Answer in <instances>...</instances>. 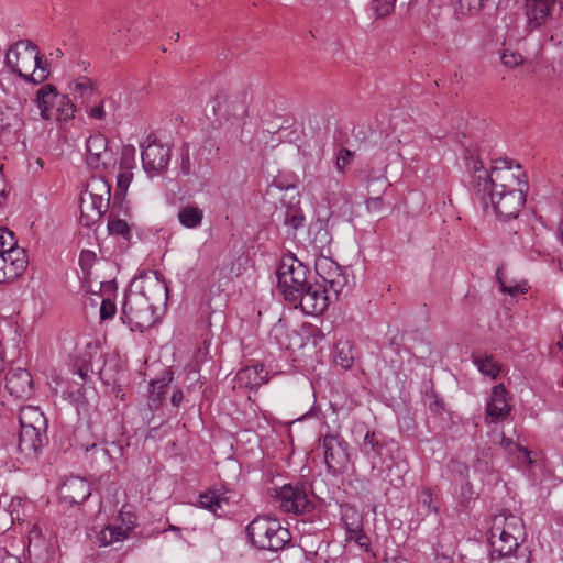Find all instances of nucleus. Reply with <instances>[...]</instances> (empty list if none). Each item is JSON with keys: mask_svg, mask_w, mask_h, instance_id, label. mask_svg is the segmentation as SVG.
<instances>
[{"mask_svg": "<svg viewBox=\"0 0 563 563\" xmlns=\"http://www.w3.org/2000/svg\"><path fill=\"white\" fill-rule=\"evenodd\" d=\"M107 26L112 35H117V33L121 32V22H109Z\"/></svg>", "mask_w": 563, "mask_h": 563, "instance_id": "58", "label": "nucleus"}, {"mask_svg": "<svg viewBox=\"0 0 563 563\" xmlns=\"http://www.w3.org/2000/svg\"><path fill=\"white\" fill-rule=\"evenodd\" d=\"M268 373L265 371L263 364H255L246 366L236 373V382L241 387L257 389L263 384L267 383Z\"/></svg>", "mask_w": 563, "mask_h": 563, "instance_id": "21", "label": "nucleus"}, {"mask_svg": "<svg viewBox=\"0 0 563 563\" xmlns=\"http://www.w3.org/2000/svg\"><path fill=\"white\" fill-rule=\"evenodd\" d=\"M328 289L322 288L319 283L309 284L300 291L297 300L291 302L296 308L300 307L303 313L319 316L329 306Z\"/></svg>", "mask_w": 563, "mask_h": 563, "instance_id": "12", "label": "nucleus"}, {"mask_svg": "<svg viewBox=\"0 0 563 563\" xmlns=\"http://www.w3.org/2000/svg\"><path fill=\"white\" fill-rule=\"evenodd\" d=\"M314 268L317 275L321 278L322 288L332 290L335 296L344 289L347 285V276L344 273L343 268L334 262L332 258L327 256H321L317 258L314 263Z\"/></svg>", "mask_w": 563, "mask_h": 563, "instance_id": "11", "label": "nucleus"}, {"mask_svg": "<svg viewBox=\"0 0 563 563\" xmlns=\"http://www.w3.org/2000/svg\"><path fill=\"white\" fill-rule=\"evenodd\" d=\"M309 275V267L295 255L288 254L282 257L277 269V278L286 301L294 302L297 300L300 291L310 284Z\"/></svg>", "mask_w": 563, "mask_h": 563, "instance_id": "5", "label": "nucleus"}, {"mask_svg": "<svg viewBox=\"0 0 563 563\" xmlns=\"http://www.w3.org/2000/svg\"><path fill=\"white\" fill-rule=\"evenodd\" d=\"M496 278L499 284V287L503 292L509 294L511 296L523 294L527 291V288L525 285L520 284H510L508 285L504 279V267L499 266L496 271Z\"/></svg>", "mask_w": 563, "mask_h": 563, "instance_id": "38", "label": "nucleus"}, {"mask_svg": "<svg viewBox=\"0 0 563 563\" xmlns=\"http://www.w3.org/2000/svg\"><path fill=\"white\" fill-rule=\"evenodd\" d=\"M23 126V112L20 104H0V130L18 131Z\"/></svg>", "mask_w": 563, "mask_h": 563, "instance_id": "25", "label": "nucleus"}, {"mask_svg": "<svg viewBox=\"0 0 563 563\" xmlns=\"http://www.w3.org/2000/svg\"><path fill=\"white\" fill-rule=\"evenodd\" d=\"M346 541H354L364 551H369L371 540L364 533L363 527L356 529L355 532L353 531L346 533Z\"/></svg>", "mask_w": 563, "mask_h": 563, "instance_id": "44", "label": "nucleus"}, {"mask_svg": "<svg viewBox=\"0 0 563 563\" xmlns=\"http://www.w3.org/2000/svg\"><path fill=\"white\" fill-rule=\"evenodd\" d=\"M5 66L20 78L33 85L43 84L51 74L49 64L36 44L20 40L7 51Z\"/></svg>", "mask_w": 563, "mask_h": 563, "instance_id": "3", "label": "nucleus"}, {"mask_svg": "<svg viewBox=\"0 0 563 563\" xmlns=\"http://www.w3.org/2000/svg\"><path fill=\"white\" fill-rule=\"evenodd\" d=\"M506 388L503 384L494 386L490 394V399L486 406V413L493 420L506 417L510 407L506 399Z\"/></svg>", "mask_w": 563, "mask_h": 563, "instance_id": "24", "label": "nucleus"}, {"mask_svg": "<svg viewBox=\"0 0 563 563\" xmlns=\"http://www.w3.org/2000/svg\"><path fill=\"white\" fill-rule=\"evenodd\" d=\"M250 543L258 550L276 552L291 541L289 530L277 518L257 516L246 527Z\"/></svg>", "mask_w": 563, "mask_h": 563, "instance_id": "4", "label": "nucleus"}, {"mask_svg": "<svg viewBox=\"0 0 563 563\" xmlns=\"http://www.w3.org/2000/svg\"><path fill=\"white\" fill-rule=\"evenodd\" d=\"M500 444L506 449L509 450L510 446L514 444L512 440L506 437L501 438Z\"/></svg>", "mask_w": 563, "mask_h": 563, "instance_id": "60", "label": "nucleus"}, {"mask_svg": "<svg viewBox=\"0 0 563 563\" xmlns=\"http://www.w3.org/2000/svg\"><path fill=\"white\" fill-rule=\"evenodd\" d=\"M335 350L336 353L334 361L336 365L341 366L344 369L351 368L354 363V355L351 345L347 342L342 343L336 345Z\"/></svg>", "mask_w": 563, "mask_h": 563, "instance_id": "37", "label": "nucleus"}, {"mask_svg": "<svg viewBox=\"0 0 563 563\" xmlns=\"http://www.w3.org/2000/svg\"><path fill=\"white\" fill-rule=\"evenodd\" d=\"M528 189L525 172L519 164L499 158L494 161L489 172H482L474 178V196L485 203L492 201V192L497 190Z\"/></svg>", "mask_w": 563, "mask_h": 563, "instance_id": "2", "label": "nucleus"}, {"mask_svg": "<svg viewBox=\"0 0 563 563\" xmlns=\"http://www.w3.org/2000/svg\"><path fill=\"white\" fill-rule=\"evenodd\" d=\"M5 388L11 396L27 398L33 391V379L25 368H11L5 376Z\"/></svg>", "mask_w": 563, "mask_h": 563, "instance_id": "16", "label": "nucleus"}, {"mask_svg": "<svg viewBox=\"0 0 563 563\" xmlns=\"http://www.w3.org/2000/svg\"><path fill=\"white\" fill-rule=\"evenodd\" d=\"M180 170L184 175H190L191 163L188 148H185L181 153Z\"/></svg>", "mask_w": 563, "mask_h": 563, "instance_id": "52", "label": "nucleus"}, {"mask_svg": "<svg viewBox=\"0 0 563 563\" xmlns=\"http://www.w3.org/2000/svg\"><path fill=\"white\" fill-rule=\"evenodd\" d=\"M366 207L368 210L378 211L383 207V200L380 197H371L366 199Z\"/></svg>", "mask_w": 563, "mask_h": 563, "instance_id": "53", "label": "nucleus"}, {"mask_svg": "<svg viewBox=\"0 0 563 563\" xmlns=\"http://www.w3.org/2000/svg\"><path fill=\"white\" fill-rule=\"evenodd\" d=\"M109 202V199L85 194V196L81 197L80 203L81 222L87 227L97 222L107 211Z\"/></svg>", "mask_w": 563, "mask_h": 563, "instance_id": "20", "label": "nucleus"}, {"mask_svg": "<svg viewBox=\"0 0 563 563\" xmlns=\"http://www.w3.org/2000/svg\"><path fill=\"white\" fill-rule=\"evenodd\" d=\"M47 432L31 428H21L18 449L26 459H35L38 452L47 444Z\"/></svg>", "mask_w": 563, "mask_h": 563, "instance_id": "15", "label": "nucleus"}, {"mask_svg": "<svg viewBox=\"0 0 563 563\" xmlns=\"http://www.w3.org/2000/svg\"><path fill=\"white\" fill-rule=\"evenodd\" d=\"M86 195H91L92 197H101L110 200L111 197V187L109 183L99 177V178H92L86 189Z\"/></svg>", "mask_w": 563, "mask_h": 563, "instance_id": "35", "label": "nucleus"}, {"mask_svg": "<svg viewBox=\"0 0 563 563\" xmlns=\"http://www.w3.org/2000/svg\"><path fill=\"white\" fill-rule=\"evenodd\" d=\"M57 99L58 92L55 86L47 84L38 89L35 101L41 111V117L44 120L51 119V110L55 106Z\"/></svg>", "mask_w": 563, "mask_h": 563, "instance_id": "27", "label": "nucleus"}, {"mask_svg": "<svg viewBox=\"0 0 563 563\" xmlns=\"http://www.w3.org/2000/svg\"><path fill=\"white\" fill-rule=\"evenodd\" d=\"M528 189L516 188V190H497L492 192V201L488 203L479 201L484 210L492 209L500 219L509 220L517 218L526 202Z\"/></svg>", "mask_w": 563, "mask_h": 563, "instance_id": "7", "label": "nucleus"}, {"mask_svg": "<svg viewBox=\"0 0 563 563\" xmlns=\"http://www.w3.org/2000/svg\"><path fill=\"white\" fill-rule=\"evenodd\" d=\"M117 312L115 303L110 299H103L100 306V318L102 320L111 319Z\"/></svg>", "mask_w": 563, "mask_h": 563, "instance_id": "50", "label": "nucleus"}, {"mask_svg": "<svg viewBox=\"0 0 563 563\" xmlns=\"http://www.w3.org/2000/svg\"><path fill=\"white\" fill-rule=\"evenodd\" d=\"M26 268V260L23 251L0 253V284L15 279Z\"/></svg>", "mask_w": 563, "mask_h": 563, "instance_id": "17", "label": "nucleus"}, {"mask_svg": "<svg viewBox=\"0 0 563 563\" xmlns=\"http://www.w3.org/2000/svg\"><path fill=\"white\" fill-rule=\"evenodd\" d=\"M3 235V251L7 253H11V251H22L16 247V241L14 239L13 232L9 231L7 228H2Z\"/></svg>", "mask_w": 563, "mask_h": 563, "instance_id": "49", "label": "nucleus"}, {"mask_svg": "<svg viewBox=\"0 0 563 563\" xmlns=\"http://www.w3.org/2000/svg\"><path fill=\"white\" fill-rule=\"evenodd\" d=\"M112 159V153L108 147V139L97 133L90 135L86 141V161L93 169H104Z\"/></svg>", "mask_w": 563, "mask_h": 563, "instance_id": "13", "label": "nucleus"}, {"mask_svg": "<svg viewBox=\"0 0 563 563\" xmlns=\"http://www.w3.org/2000/svg\"><path fill=\"white\" fill-rule=\"evenodd\" d=\"M108 230L110 234L121 235L125 239L130 238V227L126 221L121 219H110L108 222Z\"/></svg>", "mask_w": 563, "mask_h": 563, "instance_id": "43", "label": "nucleus"}, {"mask_svg": "<svg viewBox=\"0 0 563 563\" xmlns=\"http://www.w3.org/2000/svg\"><path fill=\"white\" fill-rule=\"evenodd\" d=\"M396 0H372L371 9L376 18L387 16L395 8Z\"/></svg>", "mask_w": 563, "mask_h": 563, "instance_id": "40", "label": "nucleus"}, {"mask_svg": "<svg viewBox=\"0 0 563 563\" xmlns=\"http://www.w3.org/2000/svg\"><path fill=\"white\" fill-rule=\"evenodd\" d=\"M501 63L510 68L518 67L523 63V57L521 54L512 51H504L501 55Z\"/></svg>", "mask_w": 563, "mask_h": 563, "instance_id": "48", "label": "nucleus"}, {"mask_svg": "<svg viewBox=\"0 0 563 563\" xmlns=\"http://www.w3.org/2000/svg\"><path fill=\"white\" fill-rule=\"evenodd\" d=\"M71 91L84 98L92 93V82L87 77H80L69 85Z\"/></svg>", "mask_w": 563, "mask_h": 563, "instance_id": "42", "label": "nucleus"}, {"mask_svg": "<svg viewBox=\"0 0 563 563\" xmlns=\"http://www.w3.org/2000/svg\"><path fill=\"white\" fill-rule=\"evenodd\" d=\"M321 443L328 471L333 474L344 473L350 462L347 442L340 434H325Z\"/></svg>", "mask_w": 563, "mask_h": 563, "instance_id": "10", "label": "nucleus"}, {"mask_svg": "<svg viewBox=\"0 0 563 563\" xmlns=\"http://www.w3.org/2000/svg\"><path fill=\"white\" fill-rule=\"evenodd\" d=\"M303 216L298 213H287L285 217V224L297 230L302 225Z\"/></svg>", "mask_w": 563, "mask_h": 563, "instance_id": "51", "label": "nucleus"}, {"mask_svg": "<svg viewBox=\"0 0 563 563\" xmlns=\"http://www.w3.org/2000/svg\"><path fill=\"white\" fill-rule=\"evenodd\" d=\"M490 563H529V558L525 552L508 555H492Z\"/></svg>", "mask_w": 563, "mask_h": 563, "instance_id": "45", "label": "nucleus"}, {"mask_svg": "<svg viewBox=\"0 0 563 563\" xmlns=\"http://www.w3.org/2000/svg\"><path fill=\"white\" fill-rule=\"evenodd\" d=\"M90 495V485L79 476L68 477L58 488L60 501L70 506L84 503Z\"/></svg>", "mask_w": 563, "mask_h": 563, "instance_id": "14", "label": "nucleus"}, {"mask_svg": "<svg viewBox=\"0 0 563 563\" xmlns=\"http://www.w3.org/2000/svg\"><path fill=\"white\" fill-rule=\"evenodd\" d=\"M129 528L124 529L120 526H108L98 534L101 545H110L112 543L124 540L128 537Z\"/></svg>", "mask_w": 563, "mask_h": 563, "instance_id": "33", "label": "nucleus"}, {"mask_svg": "<svg viewBox=\"0 0 563 563\" xmlns=\"http://www.w3.org/2000/svg\"><path fill=\"white\" fill-rule=\"evenodd\" d=\"M504 521L508 528H518V518L514 515L505 516L498 515L494 517V522L490 528V539L493 545L492 555H508L520 553V545L518 537L506 528H501L499 522Z\"/></svg>", "mask_w": 563, "mask_h": 563, "instance_id": "6", "label": "nucleus"}, {"mask_svg": "<svg viewBox=\"0 0 563 563\" xmlns=\"http://www.w3.org/2000/svg\"><path fill=\"white\" fill-rule=\"evenodd\" d=\"M341 519L345 527L346 533L355 532L356 529L363 527V518L356 507L351 505L341 506Z\"/></svg>", "mask_w": 563, "mask_h": 563, "instance_id": "30", "label": "nucleus"}, {"mask_svg": "<svg viewBox=\"0 0 563 563\" xmlns=\"http://www.w3.org/2000/svg\"><path fill=\"white\" fill-rule=\"evenodd\" d=\"M452 471L456 475H459L462 482L460 492L456 495V503L464 510L468 507L470 503L475 498L473 486L468 481L470 468L464 463L452 462Z\"/></svg>", "mask_w": 563, "mask_h": 563, "instance_id": "22", "label": "nucleus"}, {"mask_svg": "<svg viewBox=\"0 0 563 563\" xmlns=\"http://www.w3.org/2000/svg\"><path fill=\"white\" fill-rule=\"evenodd\" d=\"M55 104L57 106L56 118L58 121H68L74 118L76 107L67 96L58 95V99Z\"/></svg>", "mask_w": 563, "mask_h": 563, "instance_id": "36", "label": "nucleus"}, {"mask_svg": "<svg viewBox=\"0 0 563 563\" xmlns=\"http://www.w3.org/2000/svg\"><path fill=\"white\" fill-rule=\"evenodd\" d=\"M555 3L556 0H525L528 27L534 30L545 24Z\"/></svg>", "mask_w": 563, "mask_h": 563, "instance_id": "18", "label": "nucleus"}, {"mask_svg": "<svg viewBox=\"0 0 563 563\" xmlns=\"http://www.w3.org/2000/svg\"><path fill=\"white\" fill-rule=\"evenodd\" d=\"M473 169H474V175L472 176V178H475L476 175H478L482 172H487L484 168L483 163L481 161H474L473 162ZM472 187L474 188V179H472Z\"/></svg>", "mask_w": 563, "mask_h": 563, "instance_id": "56", "label": "nucleus"}, {"mask_svg": "<svg viewBox=\"0 0 563 563\" xmlns=\"http://www.w3.org/2000/svg\"><path fill=\"white\" fill-rule=\"evenodd\" d=\"M228 489L223 486L212 487L200 494L199 505L201 508L209 510L217 517H222L229 506Z\"/></svg>", "mask_w": 563, "mask_h": 563, "instance_id": "19", "label": "nucleus"}, {"mask_svg": "<svg viewBox=\"0 0 563 563\" xmlns=\"http://www.w3.org/2000/svg\"><path fill=\"white\" fill-rule=\"evenodd\" d=\"M559 238H560L561 243L563 244V228L560 229V231H559Z\"/></svg>", "mask_w": 563, "mask_h": 563, "instance_id": "64", "label": "nucleus"}, {"mask_svg": "<svg viewBox=\"0 0 563 563\" xmlns=\"http://www.w3.org/2000/svg\"><path fill=\"white\" fill-rule=\"evenodd\" d=\"M142 291H128L122 305L121 319L132 331L143 332L157 321V307L165 305L168 298V286L164 275L154 271Z\"/></svg>", "mask_w": 563, "mask_h": 563, "instance_id": "1", "label": "nucleus"}, {"mask_svg": "<svg viewBox=\"0 0 563 563\" xmlns=\"http://www.w3.org/2000/svg\"><path fill=\"white\" fill-rule=\"evenodd\" d=\"M385 446L384 441L375 432H366L360 450L371 462L372 468H375L382 462Z\"/></svg>", "mask_w": 563, "mask_h": 563, "instance_id": "23", "label": "nucleus"}, {"mask_svg": "<svg viewBox=\"0 0 563 563\" xmlns=\"http://www.w3.org/2000/svg\"><path fill=\"white\" fill-rule=\"evenodd\" d=\"M499 526L501 528H506L508 531L512 532L515 534V532H519L520 531V520L518 519V528L517 529H514V528H508L504 521L499 522Z\"/></svg>", "mask_w": 563, "mask_h": 563, "instance_id": "61", "label": "nucleus"}, {"mask_svg": "<svg viewBox=\"0 0 563 563\" xmlns=\"http://www.w3.org/2000/svg\"><path fill=\"white\" fill-rule=\"evenodd\" d=\"M279 508L287 514L306 515L314 509L303 486L286 484L276 490Z\"/></svg>", "mask_w": 563, "mask_h": 563, "instance_id": "9", "label": "nucleus"}, {"mask_svg": "<svg viewBox=\"0 0 563 563\" xmlns=\"http://www.w3.org/2000/svg\"><path fill=\"white\" fill-rule=\"evenodd\" d=\"M472 360L474 365L483 375L488 376L493 379H495L498 376L500 372V366L497 362L494 361L493 356L474 354L472 356Z\"/></svg>", "mask_w": 563, "mask_h": 563, "instance_id": "32", "label": "nucleus"}, {"mask_svg": "<svg viewBox=\"0 0 563 563\" xmlns=\"http://www.w3.org/2000/svg\"><path fill=\"white\" fill-rule=\"evenodd\" d=\"M133 179V173L131 170H120L117 177V192L118 194H125L131 181Z\"/></svg>", "mask_w": 563, "mask_h": 563, "instance_id": "47", "label": "nucleus"}, {"mask_svg": "<svg viewBox=\"0 0 563 563\" xmlns=\"http://www.w3.org/2000/svg\"><path fill=\"white\" fill-rule=\"evenodd\" d=\"M141 147L142 165L146 174L157 175L167 168L172 157L170 144H163L157 141L156 136L151 134Z\"/></svg>", "mask_w": 563, "mask_h": 563, "instance_id": "8", "label": "nucleus"}, {"mask_svg": "<svg viewBox=\"0 0 563 563\" xmlns=\"http://www.w3.org/2000/svg\"><path fill=\"white\" fill-rule=\"evenodd\" d=\"M135 147L133 145H124L122 147L119 170H131L135 166Z\"/></svg>", "mask_w": 563, "mask_h": 563, "instance_id": "39", "label": "nucleus"}, {"mask_svg": "<svg viewBox=\"0 0 563 563\" xmlns=\"http://www.w3.org/2000/svg\"><path fill=\"white\" fill-rule=\"evenodd\" d=\"M488 0H452L455 13L462 16L481 12Z\"/></svg>", "mask_w": 563, "mask_h": 563, "instance_id": "34", "label": "nucleus"}, {"mask_svg": "<svg viewBox=\"0 0 563 563\" xmlns=\"http://www.w3.org/2000/svg\"><path fill=\"white\" fill-rule=\"evenodd\" d=\"M183 398H184V394L181 390L178 389V390L174 391V394L172 395L170 402L174 407H178L181 404Z\"/></svg>", "mask_w": 563, "mask_h": 563, "instance_id": "57", "label": "nucleus"}, {"mask_svg": "<svg viewBox=\"0 0 563 563\" xmlns=\"http://www.w3.org/2000/svg\"><path fill=\"white\" fill-rule=\"evenodd\" d=\"M515 446H516L519 451H521V452L525 454V456H526V459H527V462H528L529 464H532V463H533V460H532V459H531V456H530L531 452H530L528 449H526V448H521V446H519V445H517V444H515Z\"/></svg>", "mask_w": 563, "mask_h": 563, "instance_id": "59", "label": "nucleus"}, {"mask_svg": "<svg viewBox=\"0 0 563 563\" xmlns=\"http://www.w3.org/2000/svg\"><path fill=\"white\" fill-rule=\"evenodd\" d=\"M0 563H21L20 558L8 553L7 550L0 552Z\"/></svg>", "mask_w": 563, "mask_h": 563, "instance_id": "54", "label": "nucleus"}, {"mask_svg": "<svg viewBox=\"0 0 563 563\" xmlns=\"http://www.w3.org/2000/svg\"><path fill=\"white\" fill-rule=\"evenodd\" d=\"M56 58H62L64 56V53L60 48H56L54 53H52Z\"/></svg>", "mask_w": 563, "mask_h": 563, "instance_id": "63", "label": "nucleus"}, {"mask_svg": "<svg viewBox=\"0 0 563 563\" xmlns=\"http://www.w3.org/2000/svg\"><path fill=\"white\" fill-rule=\"evenodd\" d=\"M88 115L92 119H102L104 117V110L102 106H97L88 111Z\"/></svg>", "mask_w": 563, "mask_h": 563, "instance_id": "55", "label": "nucleus"}, {"mask_svg": "<svg viewBox=\"0 0 563 563\" xmlns=\"http://www.w3.org/2000/svg\"><path fill=\"white\" fill-rule=\"evenodd\" d=\"M170 380V377H163L159 379L152 380L150 383L148 407L151 410H156L159 408L166 395V388L168 387Z\"/></svg>", "mask_w": 563, "mask_h": 563, "instance_id": "29", "label": "nucleus"}, {"mask_svg": "<svg viewBox=\"0 0 563 563\" xmlns=\"http://www.w3.org/2000/svg\"><path fill=\"white\" fill-rule=\"evenodd\" d=\"M40 536H41V531L38 530V528L33 527V529L30 532V540H32L35 537H40Z\"/></svg>", "mask_w": 563, "mask_h": 563, "instance_id": "62", "label": "nucleus"}, {"mask_svg": "<svg viewBox=\"0 0 563 563\" xmlns=\"http://www.w3.org/2000/svg\"><path fill=\"white\" fill-rule=\"evenodd\" d=\"M354 155H355L354 152H352L351 150H349L346 147H341L338 151L336 156H335L336 170L341 174H344L346 167L351 164Z\"/></svg>", "mask_w": 563, "mask_h": 563, "instance_id": "41", "label": "nucleus"}, {"mask_svg": "<svg viewBox=\"0 0 563 563\" xmlns=\"http://www.w3.org/2000/svg\"><path fill=\"white\" fill-rule=\"evenodd\" d=\"M97 256L96 253L89 250L81 251L79 255V265L84 271L85 276H89L90 268L92 267Z\"/></svg>", "mask_w": 563, "mask_h": 563, "instance_id": "46", "label": "nucleus"}, {"mask_svg": "<svg viewBox=\"0 0 563 563\" xmlns=\"http://www.w3.org/2000/svg\"><path fill=\"white\" fill-rule=\"evenodd\" d=\"M19 422L21 428H31L34 430L47 431V419L38 407L23 406L19 412Z\"/></svg>", "mask_w": 563, "mask_h": 563, "instance_id": "26", "label": "nucleus"}, {"mask_svg": "<svg viewBox=\"0 0 563 563\" xmlns=\"http://www.w3.org/2000/svg\"><path fill=\"white\" fill-rule=\"evenodd\" d=\"M418 504L423 509L426 516L439 515L438 496L430 487H423L419 490Z\"/></svg>", "mask_w": 563, "mask_h": 563, "instance_id": "31", "label": "nucleus"}, {"mask_svg": "<svg viewBox=\"0 0 563 563\" xmlns=\"http://www.w3.org/2000/svg\"><path fill=\"white\" fill-rule=\"evenodd\" d=\"M205 212L194 203H188L179 208L177 219L181 227L186 229H197L202 224Z\"/></svg>", "mask_w": 563, "mask_h": 563, "instance_id": "28", "label": "nucleus"}]
</instances>
